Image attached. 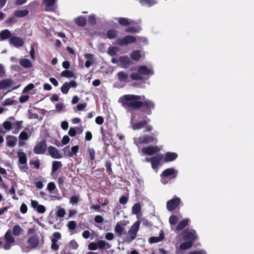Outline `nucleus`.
<instances>
[{
    "mask_svg": "<svg viewBox=\"0 0 254 254\" xmlns=\"http://www.w3.org/2000/svg\"><path fill=\"white\" fill-rule=\"evenodd\" d=\"M144 98V96L128 94L121 97L119 99V102L127 109H135L142 106V103L139 100Z\"/></svg>",
    "mask_w": 254,
    "mask_h": 254,
    "instance_id": "obj_1",
    "label": "nucleus"
},
{
    "mask_svg": "<svg viewBox=\"0 0 254 254\" xmlns=\"http://www.w3.org/2000/svg\"><path fill=\"white\" fill-rule=\"evenodd\" d=\"M137 73H132L130 78L134 80H143L142 75L151 76L154 74L153 69L152 67H147L145 65H141L138 67Z\"/></svg>",
    "mask_w": 254,
    "mask_h": 254,
    "instance_id": "obj_2",
    "label": "nucleus"
},
{
    "mask_svg": "<svg viewBox=\"0 0 254 254\" xmlns=\"http://www.w3.org/2000/svg\"><path fill=\"white\" fill-rule=\"evenodd\" d=\"M140 224V220L136 221L129 230L124 241L127 243H130L135 239L137 236V233L139 229Z\"/></svg>",
    "mask_w": 254,
    "mask_h": 254,
    "instance_id": "obj_3",
    "label": "nucleus"
},
{
    "mask_svg": "<svg viewBox=\"0 0 254 254\" xmlns=\"http://www.w3.org/2000/svg\"><path fill=\"white\" fill-rule=\"evenodd\" d=\"M18 158V166L20 169L23 172H26L28 169L27 162V158L26 154L22 150H19L17 152Z\"/></svg>",
    "mask_w": 254,
    "mask_h": 254,
    "instance_id": "obj_4",
    "label": "nucleus"
},
{
    "mask_svg": "<svg viewBox=\"0 0 254 254\" xmlns=\"http://www.w3.org/2000/svg\"><path fill=\"white\" fill-rule=\"evenodd\" d=\"M157 142V139L156 137L153 136H149L147 135H143L138 138L134 139V142L135 144H147L151 142Z\"/></svg>",
    "mask_w": 254,
    "mask_h": 254,
    "instance_id": "obj_5",
    "label": "nucleus"
},
{
    "mask_svg": "<svg viewBox=\"0 0 254 254\" xmlns=\"http://www.w3.org/2000/svg\"><path fill=\"white\" fill-rule=\"evenodd\" d=\"M178 173V171L176 170L174 168H169L165 170L161 175V182L164 184L167 183V181L165 180V178L170 177L171 178H175L177 174Z\"/></svg>",
    "mask_w": 254,
    "mask_h": 254,
    "instance_id": "obj_6",
    "label": "nucleus"
},
{
    "mask_svg": "<svg viewBox=\"0 0 254 254\" xmlns=\"http://www.w3.org/2000/svg\"><path fill=\"white\" fill-rule=\"evenodd\" d=\"M5 243L3 246V248L5 250H9L11 247V244L14 242V239L11 234V231L8 230L4 236Z\"/></svg>",
    "mask_w": 254,
    "mask_h": 254,
    "instance_id": "obj_7",
    "label": "nucleus"
},
{
    "mask_svg": "<svg viewBox=\"0 0 254 254\" xmlns=\"http://www.w3.org/2000/svg\"><path fill=\"white\" fill-rule=\"evenodd\" d=\"M181 201V199L179 197H175L169 200L166 204L167 209L170 211L175 209L179 205Z\"/></svg>",
    "mask_w": 254,
    "mask_h": 254,
    "instance_id": "obj_8",
    "label": "nucleus"
},
{
    "mask_svg": "<svg viewBox=\"0 0 254 254\" xmlns=\"http://www.w3.org/2000/svg\"><path fill=\"white\" fill-rule=\"evenodd\" d=\"M183 237L184 240L188 241V242H191L192 243L196 239L197 235L196 232L194 230L190 232L185 231L183 233Z\"/></svg>",
    "mask_w": 254,
    "mask_h": 254,
    "instance_id": "obj_9",
    "label": "nucleus"
},
{
    "mask_svg": "<svg viewBox=\"0 0 254 254\" xmlns=\"http://www.w3.org/2000/svg\"><path fill=\"white\" fill-rule=\"evenodd\" d=\"M141 151L144 154L152 155L159 152L160 149L157 146H149L142 148Z\"/></svg>",
    "mask_w": 254,
    "mask_h": 254,
    "instance_id": "obj_10",
    "label": "nucleus"
},
{
    "mask_svg": "<svg viewBox=\"0 0 254 254\" xmlns=\"http://www.w3.org/2000/svg\"><path fill=\"white\" fill-rule=\"evenodd\" d=\"M134 116H132L131 120V126L133 130H138L145 127L147 123L149 121V119L141 121L138 123H133Z\"/></svg>",
    "mask_w": 254,
    "mask_h": 254,
    "instance_id": "obj_11",
    "label": "nucleus"
},
{
    "mask_svg": "<svg viewBox=\"0 0 254 254\" xmlns=\"http://www.w3.org/2000/svg\"><path fill=\"white\" fill-rule=\"evenodd\" d=\"M47 149V145L44 141L38 142L34 148V151L36 154H43Z\"/></svg>",
    "mask_w": 254,
    "mask_h": 254,
    "instance_id": "obj_12",
    "label": "nucleus"
},
{
    "mask_svg": "<svg viewBox=\"0 0 254 254\" xmlns=\"http://www.w3.org/2000/svg\"><path fill=\"white\" fill-rule=\"evenodd\" d=\"M163 155L158 154L151 158V166L153 169H157L158 166L163 160Z\"/></svg>",
    "mask_w": 254,
    "mask_h": 254,
    "instance_id": "obj_13",
    "label": "nucleus"
},
{
    "mask_svg": "<svg viewBox=\"0 0 254 254\" xmlns=\"http://www.w3.org/2000/svg\"><path fill=\"white\" fill-rule=\"evenodd\" d=\"M136 41V38L132 36H127L123 39L119 40L118 43L121 46L126 45L130 43L134 42Z\"/></svg>",
    "mask_w": 254,
    "mask_h": 254,
    "instance_id": "obj_14",
    "label": "nucleus"
},
{
    "mask_svg": "<svg viewBox=\"0 0 254 254\" xmlns=\"http://www.w3.org/2000/svg\"><path fill=\"white\" fill-rule=\"evenodd\" d=\"M131 211L132 214L136 215L138 220H139L142 216L140 204L139 203H135L132 207Z\"/></svg>",
    "mask_w": 254,
    "mask_h": 254,
    "instance_id": "obj_15",
    "label": "nucleus"
},
{
    "mask_svg": "<svg viewBox=\"0 0 254 254\" xmlns=\"http://www.w3.org/2000/svg\"><path fill=\"white\" fill-rule=\"evenodd\" d=\"M178 157V154L175 152H168L163 155V161L165 162H171L175 160Z\"/></svg>",
    "mask_w": 254,
    "mask_h": 254,
    "instance_id": "obj_16",
    "label": "nucleus"
},
{
    "mask_svg": "<svg viewBox=\"0 0 254 254\" xmlns=\"http://www.w3.org/2000/svg\"><path fill=\"white\" fill-rule=\"evenodd\" d=\"M31 206L40 213H44L46 211L45 206L39 204L36 200H31Z\"/></svg>",
    "mask_w": 254,
    "mask_h": 254,
    "instance_id": "obj_17",
    "label": "nucleus"
},
{
    "mask_svg": "<svg viewBox=\"0 0 254 254\" xmlns=\"http://www.w3.org/2000/svg\"><path fill=\"white\" fill-rule=\"evenodd\" d=\"M10 43L15 47H22L23 45L24 41L19 37L13 36L10 38Z\"/></svg>",
    "mask_w": 254,
    "mask_h": 254,
    "instance_id": "obj_18",
    "label": "nucleus"
},
{
    "mask_svg": "<svg viewBox=\"0 0 254 254\" xmlns=\"http://www.w3.org/2000/svg\"><path fill=\"white\" fill-rule=\"evenodd\" d=\"M17 142V138L16 136L12 135H8L6 137V145L10 147L15 146Z\"/></svg>",
    "mask_w": 254,
    "mask_h": 254,
    "instance_id": "obj_19",
    "label": "nucleus"
},
{
    "mask_svg": "<svg viewBox=\"0 0 254 254\" xmlns=\"http://www.w3.org/2000/svg\"><path fill=\"white\" fill-rule=\"evenodd\" d=\"M48 152L50 155L53 158L59 159L62 157L58 150L55 147L50 146L48 148Z\"/></svg>",
    "mask_w": 254,
    "mask_h": 254,
    "instance_id": "obj_20",
    "label": "nucleus"
},
{
    "mask_svg": "<svg viewBox=\"0 0 254 254\" xmlns=\"http://www.w3.org/2000/svg\"><path fill=\"white\" fill-rule=\"evenodd\" d=\"M28 129H25L22 131L19 135V139L20 140L19 142V145L22 146L23 145V142L21 140H27L30 136V133H29L26 131Z\"/></svg>",
    "mask_w": 254,
    "mask_h": 254,
    "instance_id": "obj_21",
    "label": "nucleus"
},
{
    "mask_svg": "<svg viewBox=\"0 0 254 254\" xmlns=\"http://www.w3.org/2000/svg\"><path fill=\"white\" fill-rule=\"evenodd\" d=\"M143 56L144 54L143 52L138 50H135L130 54L131 58L135 61H139Z\"/></svg>",
    "mask_w": 254,
    "mask_h": 254,
    "instance_id": "obj_22",
    "label": "nucleus"
},
{
    "mask_svg": "<svg viewBox=\"0 0 254 254\" xmlns=\"http://www.w3.org/2000/svg\"><path fill=\"white\" fill-rule=\"evenodd\" d=\"M84 57L87 59L85 66L86 67L88 68L93 64V62H94L93 55L91 54H86L84 55Z\"/></svg>",
    "mask_w": 254,
    "mask_h": 254,
    "instance_id": "obj_23",
    "label": "nucleus"
},
{
    "mask_svg": "<svg viewBox=\"0 0 254 254\" xmlns=\"http://www.w3.org/2000/svg\"><path fill=\"white\" fill-rule=\"evenodd\" d=\"M122 64L123 67H126L130 64L131 61L127 56H121L118 60Z\"/></svg>",
    "mask_w": 254,
    "mask_h": 254,
    "instance_id": "obj_24",
    "label": "nucleus"
},
{
    "mask_svg": "<svg viewBox=\"0 0 254 254\" xmlns=\"http://www.w3.org/2000/svg\"><path fill=\"white\" fill-rule=\"evenodd\" d=\"M28 243L31 248H35L38 245V239L37 236H33L30 237L28 240Z\"/></svg>",
    "mask_w": 254,
    "mask_h": 254,
    "instance_id": "obj_25",
    "label": "nucleus"
},
{
    "mask_svg": "<svg viewBox=\"0 0 254 254\" xmlns=\"http://www.w3.org/2000/svg\"><path fill=\"white\" fill-rule=\"evenodd\" d=\"M164 238V235L162 231H160V235L158 237H152L150 238V243H155L161 241Z\"/></svg>",
    "mask_w": 254,
    "mask_h": 254,
    "instance_id": "obj_26",
    "label": "nucleus"
},
{
    "mask_svg": "<svg viewBox=\"0 0 254 254\" xmlns=\"http://www.w3.org/2000/svg\"><path fill=\"white\" fill-rule=\"evenodd\" d=\"M29 13V11L27 9L18 10L14 12V16L18 18H21L26 16Z\"/></svg>",
    "mask_w": 254,
    "mask_h": 254,
    "instance_id": "obj_27",
    "label": "nucleus"
},
{
    "mask_svg": "<svg viewBox=\"0 0 254 254\" xmlns=\"http://www.w3.org/2000/svg\"><path fill=\"white\" fill-rule=\"evenodd\" d=\"M57 0H43V3L47 10H51Z\"/></svg>",
    "mask_w": 254,
    "mask_h": 254,
    "instance_id": "obj_28",
    "label": "nucleus"
},
{
    "mask_svg": "<svg viewBox=\"0 0 254 254\" xmlns=\"http://www.w3.org/2000/svg\"><path fill=\"white\" fill-rule=\"evenodd\" d=\"M12 80L6 79L0 81V89L9 87L12 84Z\"/></svg>",
    "mask_w": 254,
    "mask_h": 254,
    "instance_id": "obj_29",
    "label": "nucleus"
},
{
    "mask_svg": "<svg viewBox=\"0 0 254 254\" xmlns=\"http://www.w3.org/2000/svg\"><path fill=\"white\" fill-rule=\"evenodd\" d=\"M75 22L79 26H84L86 23L85 18L83 16H79L74 19Z\"/></svg>",
    "mask_w": 254,
    "mask_h": 254,
    "instance_id": "obj_30",
    "label": "nucleus"
},
{
    "mask_svg": "<svg viewBox=\"0 0 254 254\" xmlns=\"http://www.w3.org/2000/svg\"><path fill=\"white\" fill-rule=\"evenodd\" d=\"M11 35V33L8 30H4L0 33V40H3L7 39Z\"/></svg>",
    "mask_w": 254,
    "mask_h": 254,
    "instance_id": "obj_31",
    "label": "nucleus"
},
{
    "mask_svg": "<svg viewBox=\"0 0 254 254\" xmlns=\"http://www.w3.org/2000/svg\"><path fill=\"white\" fill-rule=\"evenodd\" d=\"M190 220L188 218H186L181 221L178 225L176 229L177 230H181L185 227H186L189 223Z\"/></svg>",
    "mask_w": 254,
    "mask_h": 254,
    "instance_id": "obj_32",
    "label": "nucleus"
},
{
    "mask_svg": "<svg viewBox=\"0 0 254 254\" xmlns=\"http://www.w3.org/2000/svg\"><path fill=\"white\" fill-rule=\"evenodd\" d=\"M61 76L67 78L75 77V75L73 72L69 70H65L62 71L61 73Z\"/></svg>",
    "mask_w": 254,
    "mask_h": 254,
    "instance_id": "obj_33",
    "label": "nucleus"
},
{
    "mask_svg": "<svg viewBox=\"0 0 254 254\" xmlns=\"http://www.w3.org/2000/svg\"><path fill=\"white\" fill-rule=\"evenodd\" d=\"M140 3L144 6H151L156 3L155 0H140Z\"/></svg>",
    "mask_w": 254,
    "mask_h": 254,
    "instance_id": "obj_34",
    "label": "nucleus"
},
{
    "mask_svg": "<svg viewBox=\"0 0 254 254\" xmlns=\"http://www.w3.org/2000/svg\"><path fill=\"white\" fill-rule=\"evenodd\" d=\"M118 21L120 24L124 26H127L132 24V21L131 20L125 18H119Z\"/></svg>",
    "mask_w": 254,
    "mask_h": 254,
    "instance_id": "obj_35",
    "label": "nucleus"
},
{
    "mask_svg": "<svg viewBox=\"0 0 254 254\" xmlns=\"http://www.w3.org/2000/svg\"><path fill=\"white\" fill-rule=\"evenodd\" d=\"M20 64L25 68H29L32 66L31 62L28 59H23L20 61Z\"/></svg>",
    "mask_w": 254,
    "mask_h": 254,
    "instance_id": "obj_36",
    "label": "nucleus"
},
{
    "mask_svg": "<svg viewBox=\"0 0 254 254\" xmlns=\"http://www.w3.org/2000/svg\"><path fill=\"white\" fill-rule=\"evenodd\" d=\"M22 231V229L18 225L14 226L12 229V233L15 236H19Z\"/></svg>",
    "mask_w": 254,
    "mask_h": 254,
    "instance_id": "obj_37",
    "label": "nucleus"
},
{
    "mask_svg": "<svg viewBox=\"0 0 254 254\" xmlns=\"http://www.w3.org/2000/svg\"><path fill=\"white\" fill-rule=\"evenodd\" d=\"M192 246L191 242H188L183 243L180 246V249L181 250H186L190 249Z\"/></svg>",
    "mask_w": 254,
    "mask_h": 254,
    "instance_id": "obj_38",
    "label": "nucleus"
},
{
    "mask_svg": "<svg viewBox=\"0 0 254 254\" xmlns=\"http://www.w3.org/2000/svg\"><path fill=\"white\" fill-rule=\"evenodd\" d=\"M118 76L119 79V80L121 81H127V79L128 78V75L127 73L124 72H119L118 73Z\"/></svg>",
    "mask_w": 254,
    "mask_h": 254,
    "instance_id": "obj_39",
    "label": "nucleus"
},
{
    "mask_svg": "<svg viewBox=\"0 0 254 254\" xmlns=\"http://www.w3.org/2000/svg\"><path fill=\"white\" fill-rule=\"evenodd\" d=\"M143 104L144 106L146 107L148 109H153L155 107L154 103L149 100H144Z\"/></svg>",
    "mask_w": 254,
    "mask_h": 254,
    "instance_id": "obj_40",
    "label": "nucleus"
},
{
    "mask_svg": "<svg viewBox=\"0 0 254 254\" xmlns=\"http://www.w3.org/2000/svg\"><path fill=\"white\" fill-rule=\"evenodd\" d=\"M119 49L117 47H110L109 48L108 53L110 56H114L117 55V53L119 52Z\"/></svg>",
    "mask_w": 254,
    "mask_h": 254,
    "instance_id": "obj_41",
    "label": "nucleus"
},
{
    "mask_svg": "<svg viewBox=\"0 0 254 254\" xmlns=\"http://www.w3.org/2000/svg\"><path fill=\"white\" fill-rule=\"evenodd\" d=\"M62 163L59 161H54L52 165V172H56L59 169L61 168Z\"/></svg>",
    "mask_w": 254,
    "mask_h": 254,
    "instance_id": "obj_42",
    "label": "nucleus"
},
{
    "mask_svg": "<svg viewBox=\"0 0 254 254\" xmlns=\"http://www.w3.org/2000/svg\"><path fill=\"white\" fill-rule=\"evenodd\" d=\"M124 229V227H122L119 223H117L115 228V231L118 235L121 236Z\"/></svg>",
    "mask_w": 254,
    "mask_h": 254,
    "instance_id": "obj_43",
    "label": "nucleus"
},
{
    "mask_svg": "<svg viewBox=\"0 0 254 254\" xmlns=\"http://www.w3.org/2000/svg\"><path fill=\"white\" fill-rule=\"evenodd\" d=\"M70 88L69 84L65 82L61 87V91L64 94H67Z\"/></svg>",
    "mask_w": 254,
    "mask_h": 254,
    "instance_id": "obj_44",
    "label": "nucleus"
},
{
    "mask_svg": "<svg viewBox=\"0 0 254 254\" xmlns=\"http://www.w3.org/2000/svg\"><path fill=\"white\" fill-rule=\"evenodd\" d=\"M79 149V147L78 145H75L71 147V151L69 152L68 156H72L73 155H76L77 152H78Z\"/></svg>",
    "mask_w": 254,
    "mask_h": 254,
    "instance_id": "obj_45",
    "label": "nucleus"
},
{
    "mask_svg": "<svg viewBox=\"0 0 254 254\" xmlns=\"http://www.w3.org/2000/svg\"><path fill=\"white\" fill-rule=\"evenodd\" d=\"M179 221V218L175 215H172L169 218V223L171 225H175Z\"/></svg>",
    "mask_w": 254,
    "mask_h": 254,
    "instance_id": "obj_46",
    "label": "nucleus"
},
{
    "mask_svg": "<svg viewBox=\"0 0 254 254\" xmlns=\"http://www.w3.org/2000/svg\"><path fill=\"white\" fill-rule=\"evenodd\" d=\"M56 189V185L54 183L50 182L47 185V190L50 193H53L54 190Z\"/></svg>",
    "mask_w": 254,
    "mask_h": 254,
    "instance_id": "obj_47",
    "label": "nucleus"
},
{
    "mask_svg": "<svg viewBox=\"0 0 254 254\" xmlns=\"http://www.w3.org/2000/svg\"><path fill=\"white\" fill-rule=\"evenodd\" d=\"M65 214V211L64 209L60 208L57 212V215L58 217H63Z\"/></svg>",
    "mask_w": 254,
    "mask_h": 254,
    "instance_id": "obj_48",
    "label": "nucleus"
},
{
    "mask_svg": "<svg viewBox=\"0 0 254 254\" xmlns=\"http://www.w3.org/2000/svg\"><path fill=\"white\" fill-rule=\"evenodd\" d=\"M52 249L54 250H57L59 249V246L57 244V240L55 239H53L52 240Z\"/></svg>",
    "mask_w": 254,
    "mask_h": 254,
    "instance_id": "obj_49",
    "label": "nucleus"
},
{
    "mask_svg": "<svg viewBox=\"0 0 254 254\" xmlns=\"http://www.w3.org/2000/svg\"><path fill=\"white\" fill-rule=\"evenodd\" d=\"M65 106L62 103H59L56 105V110L58 112L64 111Z\"/></svg>",
    "mask_w": 254,
    "mask_h": 254,
    "instance_id": "obj_50",
    "label": "nucleus"
},
{
    "mask_svg": "<svg viewBox=\"0 0 254 254\" xmlns=\"http://www.w3.org/2000/svg\"><path fill=\"white\" fill-rule=\"evenodd\" d=\"M116 32L115 30H110L107 34V37L109 39H113L115 37Z\"/></svg>",
    "mask_w": 254,
    "mask_h": 254,
    "instance_id": "obj_51",
    "label": "nucleus"
},
{
    "mask_svg": "<svg viewBox=\"0 0 254 254\" xmlns=\"http://www.w3.org/2000/svg\"><path fill=\"white\" fill-rule=\"evenodd\" d=\"M68 246L71 249H76L78 248V245L74 240H72L69 242Z\"/></svg>",
    "mask_w": 254,
    "mask_h": 254,
    "instance_id": "obj_52",
    "label": "nucleus"
},
{
    "mask_svg": "<svg viewBox=\"0 0 254 254\" xmlns=\"http://www.w3.org/2000/svg\"><path fill=\"white\" fill-rule=\"evenodd\" d=\"M79 201V197L77 196H72L70 199V203L72 205H74Z\"/></svg>",
    "mask_w": 254,
    "mask_h": 254,
    "instance_id": "obj_53",
    "label": "nucleus"
},
{
    "mask_svg": "<svg viewBox=\"0 0 254 254\" xmlns=\"http://www.w3.org/2000/svg\"><path fill=\"white\" fill-rule=\"evenodd\" d=\"M3 126L4 128L7 130H10L12 127V124L8 121L4 122L3 124Z\"/></svg>",
    "mask_w": 254,
    "mask_h": 254,
    "instance_id": "obj_54",
    "label": "nucleus"
},
{
    "mask_svg": "<svg viewBox=\"0 0 254 254\" xmlns=\"http://www.w3.org/2000/svg\"><path fill=\"white\" fill-rule=\"evenodd\" d=\"M88 248L90 250H92V251L96 250L98 248L97 244L95 243H90L88 245Z\"/></svg>",
    "mask_w": 254,
    "mask_h": 254,
    "instance_id": "obj_55",
    "label": "nucleus"
},
{
    "mask_svg": "<svg viewBox=\"0 0 254 254\" xmlns=\"http://www.w3.org/2000/svg\"><path fill=\"white\" fill-rule=\"evenodd\" d=\"M88 151L91 160H93L95 156V150L93 148H89Z\"/></svg>",
    "mask_w": 254,
    "mask_h": 254,
    "instance_id": "obj_56",
    "label": "nucleus"
},
{
    "mask_svg": "<svg viewBox=\"0 0 254 254\" xmlns=\"http://www.w3.org/2000/svg\"><path fill=\"white\" fill-rule=\"evenodd\" d=\"M97 246H98V248H99L100 249H102L103 248H106L105 241H102V240L99 241L97 243Z\"/></svg>",
    "mask_w": 254,
    "mask_h": 254,
    "instance_id": "obj_57",
    "label": "nucleus"
},
{
    "mask_svg": "<svg viewBox=\"0 0 254 254\" xmlns=\"http://www.w3.org/2000/svg\"><path fill=\"white\" fill-rule=\"evenodd\" d=\"M34 88V85L33 84H29L28 85L26 86L23 90V93H26L29 90H31Z\"/></svg>",
    "mask_w": 254,
    "mask_h": 254,
    "instance_id": "obj_58",
    "label": "nucleus"
},
{
    "mask_svg": "<svg viewBox=\"0 0 254 254\" xmlns=\"http://www.w3.org/2000/svg\"><path fill=\"white\" fill-rule=\"evenodd\" d=\"M76 223L74 221H69L68 223V228L70 230H73L76 227Z\"/></svg>",
    "mask_w": 254,
    "mask_h": 254,
    "instance_id": "obj_59",
    "label": "nucleus"
},
{
    "mask_svg": "<svg viewBox=\"0 0 254 254\" xmlns=\"http://www.w3.org/2000/svg\"><path fill=\"white\" fill-rule=\"evenodd\" d=\"M22 121H16L13 124V126L15 127L18 130H19L22 128Z\"/></svg>",
    "mask_w": 254,
    "mask_h": 254,
    "instance_id": "obj_60",
    "label": "nucleus"
},
{
    "mask_svg": "<svg viewBox=\"0 0 254 254\" xmlns=\"http://www.w3.org/2000/svg\"><path fill=\"white\" fill-rule=\"evenodd\" d=\"M20 210L21 213H25L27 211V207L25 203H22L20 207Z\"/></svg>",
    "mask_w": 254,
    "mask_h": 254,
    "instance_id": "obj_61",
    "label": "nucleus"
},
{
    "mask_svg": "<svg viewBox=\"0 0 254 254\" xmlns=\"http://www.w3.org/2000/svg\"><path fill=\"white\" fill-rule=\"evenodd\" d=\"M188 254H206V252L203 250H200L190 252Z\"/></svg>",
    "mask_w": 254,
    "mask_h": 254,
    "instance_id": "obj_62",
    "label": "nucleus"
},
{
    "mask_svg": "<svg viewBox=\"0 0 254 254\" xmlns=\"http://www.w3.org/2000/svg\"><path fill=\"white\" fill-rule=\"evenodd\" d=\"M69 140L70 138L67 135H64L63 138L62 142L64 145H65L69 142Z\"/></svg>",
    "mask_w": 254,
    "mask_h": 254,
    "instance_id": "obj_63",
    "label": "nucleus"
},
{
    "mask_svg": "<svg viewBox=\"0 0 254 254\" xmlns=\"http://www.w3.org/2000/svg\"><path fill=\"white\" fill-rule=\"evenodd\" d=\"M104 119L101 116L97 117L95 119V122L98 125H101L103 123Z\"/></svg>",
    "mask_w": 254,
    "mask_h": 254,
    "instance_id": "obj_64",
    "label": "nucleus"
}]
</instances>
